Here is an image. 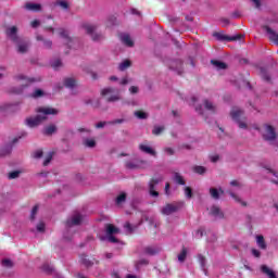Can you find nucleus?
I'll return each mask as SVG.
<instances>
[{
  "instance_id": "1",
  "label": "nucleus",
  "mask_w": 278,
  "mask_h": 278,
  "mask_svg": "<svg viewBox=\"0 0 278 278\" xmlns=\"http://www.w3.org/2000/svg\"><path fill=\"white\" fill-rule=\"evenodd\" d=\"M58 114V110L49 106H41L37 109V116L26 118L28 127H38L48 116Z\"/></svg>"
},
{
  "instance_id": "2",
  "label": "nucleus",
  "mask_w": 278,
  "mask_h": 278,
  "mask_svg": "<svg viewBox=\"0 0 278 278\" xmlns=\"http://www.w3.org/2000/svg\"><path fill=\"white\" fill-rule=\"evenodd\" d=\"M17 28L15 26H11L7 29V36L12 40L15 45H17V51L20 53H25L27 49H29V42L27 40L22 39L16 35Z\"/></svg>"
},
{
  "instance_id": "3",
  "label": "nucleus",
  "mask_w": 278,
  "mask_h": 278,
  "mask_svg": "<svg viewBox=\"0 0 278 278\" xmlns=\"http://www.w3.org/2000/svg\"><path fill=\"white\" fill-rule=\"evenodd\" d=\"M119 229L116 228L114 225L109 224L105 227V236L100 237V240H108V242L116 243L118 242V239H116V233H119Z\"/></svg>"
},
{
  "instance_id": "4",
  "label": "nucleus",
  "mask_w": 278,
  "mask_h": 278,
  "mask_svg": "<svg viewBox=\"0 0 278 278\" xmlns=\"http://www.w3.org/2000/svg\"><path fill=\"white\" fill-rule=\"evenodd\" d=\"M230 116L232 121L238 123L240 129H247V123H244V112H242V110L238 108L232 109Z\"/></svg>"
},
{
  "instance_id": "5",
  "label": "nucleus",
  "mask_w": 278,
  "mask_h": 278,
  "mask_svg": "<svg viewBox=\"0 0 278 278\" xmlns=\"http://www.w3.org/2000/svg\"><path fill=\"white\" fill-rule=\"evenodd\" d=\"M181 207H184V202H177V203H174V204H166L162 208V214H164V216H170V214H175V212H177L178 210H181Z\"/></svg>"
},
{
  "instance_id": "6",
  "label": "nucleus",
  "mask_w": 278,
  "mask_h": 278,
  "mask_svg": "<svg viewBox=\"0 0 278 278\" xmlns=\"http://www.w3.org/2000/svg\"><path fill=\"white\" fill-rule=\"evenodd\" d=\"M102 97H106L108 101L114 102V101H121V94L115 93L113 88H105L101 91Z\"/></svg>"
},
{
  "instance_id": "7",
  "label": "nucleus",
  "mask_w": 278,
  "mask_h": 278,
  "mask_svg": "<svg viewBox=\"0 0 278 278\" xmlns=\"http://www.w3.org/2000/svg\"><path fill=\"white\" fill-rule=\"evenodd\" d=\"M214 38L220 41H227V42H233V40H240V35L237 36H227L225 33L219 31V33H214L213 34Z\"/></svg>"
},
{
  "instance_id": "8",
  "label": "nucleus",
  "mask_w": 278,
  "mask_h": 278,
  "mask_svg": "<svg viewBox=\"0 0 278 278\" xmlns=\"http://www.w3.org/2000/svg\"><path fill=\"white\" fill-rule=\"evenodd\" d=\"M81 220H84V216L79 213H74L71 218L67 219L66 227H75L76 225H81Z\"/></svg>"
},
{
  "instance_id": "9",
  "label": "nucleus",
  "mask_w": 278,
  "mask_h": 278,
  "mask_svg": "<svg viewBox=\"0 0 278 278\" xmlns=\"http://www.w3.org/2000/svg\"><path fill=\"white\" fill-rule=\"evenodd\" d=\"M263 136H264L265 140H268V141L275 140L276 135H275V129L273 128V126H265Z\"/></svg>"
},
{
  "instance_id": "10",
  "label": "nucleus",
  "mask_w": 278,
  "mask_h": 278,
  "mask_svg": "<svg viewBox=\"0 0 278 278\" xmlns=\"http://www.w3.org/2000/svg\"><path fill=\"white\" fill-rule=\"evenodd\" d=\"M160 181H162V177L159 178H153L150 184H149V190H150V194L151 197H159L160 193H157V191H155V186H157L160 184Z\"/></svg>"
},
{
  "instance_id": "11",
  "label": "nucleus",
  "mask_w": 278,
  "mask_h": 278,
  "mask_svg": "<svg viewBox=\"0 0 278 278\" xmlns=\"http://www.w3.org/2000/svg\"><path fill=\"white\" fill-rule=\"evenodd\" d=\"M169 68L178 73V75H181V73H184V63L180 60L172 61Z\"/></svg>"
},
{
  "instance_id": "12",
  "label": "nucleus",
  "mask_w": 278,
  "mask_h": 278,
  "mask_svg": "<svg viewBox=\"0 0 278 278\" xmlns=\"http://www.w3.org/2000/svg\"><path fill=\"white\" fill-rule=\"evenodd\" d=\"M119 38L125 47H134V38L129 34H121Z\"/></svg>"
},
{
  "instance_id": "13",
  "label": "nucleus",
  "mask_w": 278,
  "mask_h": 278,
  "mask_svg": "<svg viewBox=\"0 0 278 278\" xmlns=\"http://www.w3.org/2000/svg\"><path fill=\"white\" fill-rule=\"evenodd\" d=\"M261 270L262 273H264V275H266L268 278H277V274H275V270H273L270 267L266 266V265H262L261 266Z\"/></svg>"
},
{
  "instance_id": "14",
  "label": "nucleus",
  "mask_w": 278,
  "mask_h": 278,
  "mask_svg": "<svg viewBox=\"0 0 278 278\" xmlns=\"http://www.w3.org/2000/svg\"><path fill=\"white\" fill-rule=\"evenodd\" d=\"M25 9L29 10L30 12H40L42 10V7L39 3L27 2L25 4Z\"/></svg>"
},
{
  "instance_id": "15",
  "label": "nucleus",
  "mask_w": 278,
  "mask_h": 278,
  "mask_svg": "<svg viewBox=\"0 0 278 278\" xmlns=\"http://www.w3.org/2000/svg\"><path fill=\"white\" fill-rule=\"evenodd\" d=\"M84 28L86 29L87 34H90L92 40H99V38L94 36L97 27H94L92 24H85Z\"/></svg>"
},
{
  "instance_id": "16",
  "label": "nucleus",
  "mask_w": 278,
  "mask_h": 278,
  "mask_svg": "<svg viewBox=\"0 0 278 278\" xmlns=\"http://www.w3.org/2000/svg\"><path fill=\"white\" fill-rule=\"evenodd\" d=\"M268 38L269 40H271V42H275L276 45H278V34L275 33L273 29H270V27H265Z\"/></svg>"
},
{
  "instance_id": "17",
  "label": "nucleus",
  "mask_w": 278,
  "mask_h": 278,
  "mask_svg": "<svg viewBox=\"0 0 278 278\" xmlns=\"http://www.w3.org/2000/svg\"><path fill=\"white\" fill-rule=\"evenodd\" d=\"M140 151H142L143 153H147L148 155H155V150H153V148H151L150 146L146 144V143H141L139 146Z\"/></svg>"
},
{
  "instance_id": "18",
  "label": "nucleus",
  "mask_w": 278,
  "mask_h": 278,
  "mask_svg": "<svg viewBox=\"0 0 278 278\" xmlns=\"http://www.w3.org/2000/svg\"><path fill=\"white\" fill-rule=\"evenodd\" d=\"M59 34L61 38H63L65 45H71V42H73V39L68 37V31H66L65 29H60Z\"/></svg>"
},
{
  "instance_id": "19",
  "label": "nucleus",
  "mask_w": 278,
  "mask_h": 278,
  "mask_svg": "<svg viewBox=\"0 0 278 278\" xmlns=\"http://www.w3.org/2000/svg\"><path fill=\"white\" fill-rule=\"evenodd\" d=\"M256 244L258 247V249H263L266 250V241L264 240V236L258 235L256 236Z\"/></svg>"
},
{
  "instance_id": "20",
  "label": "nucleus",
  "mask_w": 278,
  "mask_h": 278,
  "mask_svg": "<svg viewBox=\"0 0 278 278\" xmlns=\"http://www.w3.org/2000/svg\"><path fill=\"white\" fill-rule=\"evenodd\" d=\"M210 212L216 218H223V211L218 206H212Z\"/></svg>"
},
{
  "instance_id": "21",
  "label": "nucleus",
  "mask_w": 278,
  "mask_h": 278,
  "mask_svg": "<svg viewBox=\"0 0 278 278\" xmlns=\"http://www.w3.org/2000/svg\"><path fill=\"white\" fill-rule=\"evenodd\" d=\"M55 131H58V128L55 127V125H49L48 127L45 128L43 134L46 136H51L52 134H55Z\"/></svg>"
},
{
  "instance_id": "22",
  "label": "nucleus",
  "mask_w": 278,
  "mask_h": 278,
  "mask_svg": "<svg viewBox=\"0 0 278 278\" xmlns=\"http://www.w3.org/2000/svg\"><path fill=\"white\" fill-rule=\"evenodd\" d=\"M210 194L213 199H219L220 194H223V190L222 189H215V188H211L210 189Z\"/></svg>"
},
{
  "instance_id": "23",
  "label": "nucleus",
  "mask_w": 278,
  "mask_h": 278,
  "mask_svg": "<svg viewBox=\"0 0 278 278\" xmlns=\"http://www.w3.org/2000/svg\"><path fill=\"white\" fill-rule=\"evenodd\" d=\"M213 66L217 68V71H225L227 68V64L220 62V61H212Z\"/></svg>"
},
{
  "instance_id": "24",
  "label": "nucleus",
  "mask_w": 278,
  "mask_h": 278,
  "mask_svg": "<svg viewBox=\"0 0 278 278\" xmlns=\"http://www.w3.org/2000/svg\"><path fill=\"white\" fill-rule=\"evenodd\" d=\"M17 79L22 81L23 86H27V84H31V81H34V78H27L24 75L17 76Z\"/></svg>"
},
{
  "instance_id": "25",
  "label": "nucleus",
  "mask_w": 278,
  "mask_h": 278,
  "mask_svg": "<svg viewBox=\"0 0 278 278\" xmlns=\"http://www.w3.org/2000/svg\"><path fill=\"white\" fill-rule=\"evenodd\" d=\"M126 166L128 168H142V162L138 163L136 161H132V162H127L126 163Z\"/></svg>"
},
{
  "instance_id": "26",
  "label": "nucleus",
  "mask_w": 278,
  "mask_h": 278,
  "mask_svg": "<svg viewBox=\"0 0 278 278\" xmlns=\"http://www.w3.org/2000/svg\"><path fill=\"white\" fill-rule=\"evenodd\" d=\"M75 79L74 78H65L64 86L66 88H75Z\"/></svg>"
},
{
  "instance_id": "27",
  "label": "nucleus",
  "mask_w": 278,
  "mask_h": 278,
  "mask_svg": "<svg viewBox=\"0 0 278 278\" xmlns=\"http://www.w3.org/2000/svg\"><path fill=\"white\" fill-rule=\"evenodd\" d=\"M269 179L273 181V184H276L278 186V174L274 170L269 169Z\"/></svg>"
},
{
  "instance_id": "28",
  "label": "nucleus",
  "mask_w": 278,
  "mask_h": 278,
  "mask_svg": "<svg viewBox=\"0 0 278 278\" xmlns=\"http://www.w3.org/2000/svg\"><path fill=\"white\" fill-rule=\"evenodd\" d=\"M84 144L85 147L92 149L96 147L97 142L94 141V139H85Z\"/></svg>"
},
{
  "instance_id": "29",
  "label": "nucleus",
  "mask_w": 278,
  "mask_h": 278,
  "mask_svg": "<svg viewBox=\"0 0 278 278\" xmlns=\"http://www.w3.org/2000/svg\"><path fill=\"white\" fill-rule=\"evenodd\" d=\"M129 66H131V62L129 60H125L119 64V71H126Z\"/></svg>"
},
{
  "instance_id": "30",
  "label": "nucleus",
  "mask_w": 278,
  "mask_h": 278,
  "mask_svg": "<svg viewBox=\"0 0 278 278\" xmlns=\"http://www.w3.org/2000/svg\"><path fill=\"white\" fill-rule=\"evenodd\" d=\"M204 108L205 110H208V112H214L215 106L212 102H210V100H205L204 101Z\"/></svg>"
},
{
  "instance_id": "31",
  "label": "nucleus",
  "mask_w": 278,
  "mask_h": 278,
  "mask_svg": "<svg viewBox=\"0 0 278 278\" xmlns=\"http://www.w3.org/2000/svg\"><path fill=\"white\" fill-rule=\"evenodd\" d=\"M125 199H127V195L125 193H121L117 198H116V204L121 205L123 203H125Z\"/></svg>"
},
{
  "instance_id": "32",
  "label": "nucleus",
  "mask_w": 278,
  "mask_h": 278,
  "mask_svg": "<svg viewBox=\"0 0 278 278\" xmlns=\"http://www.w3.org/2000/svg\"><path fill=\"white\" fill-rule=\"evenodd\" d=\"M2 266L4 268H12V266H14V263H12V261L9 258H4L2 260Z\"/></svg>"
},
{
  "instance_id": "33",
  "label": "nucleus",
  "mask_w": 278,
  "mask_h": 278,
  "mask_svg": "<svg viewBox=\"0 0 278 278\" xmlns=\"http://www.w3.org/2000/svg\"><path fill=\"white\" fill-rule=\"evenodd\" d=\"M187 255H188V251H187L186 249H182V251H181V252L179 253V255H178V261L185 262Z\"/></svg>"
},
{
  "instance_id": "34",
  "label": "nucleus",
  "mask_w": 278,
  "mask_h": 278,
  "mask_svg": "<svg viewBox=\"0 0 278 278\" xmlns=\"http://www.w3.org/2000/svg\"><path fill=\"white\" fill-rule=\"evenodd\" d=\"M162 131H164V126H155L152 130V134L154 136H160V134H162Z\"/></svg>"
},
{
  "instance_id": "35",
  "label": "nucleus",
  "mask_w": 278,
  "mask_h": 278,
  "mask_svg": "<svg viewBox=\"0 0 278 278\" xmlns=\"http://www.w3.org/2000/svg\"><path fill=\"white\" fill-rule=\"evenodd\" d=\"M174 181H176V184H179L180 186H184L186 184V181H184V178L179 174H175Z\"/></svg>"
},
{
  "instance_id": "36",
  "label": "nucleus",
  "mask_w": 278,
  "mask_h": 278,
  "mask_svg": "<svg viewBox=\"0 0 278 278\" xmlns=\"http://www.w3.org/2000/svg\"><path fill=\"white\" fill-rule=\"evenodd\" d=\"M230 197H232V199H235V201H237V203H240L241 205L247 206V202L242 201V199H240L238 195H236L231 191H230Z\"/></svg>"
},
{
  "instance_id": "37",
  "label": "nucleus",
  "mask_w": 278,
  "mask_h": 278,
  "mask_svg": "<svg viewBox=\"0 0 278 278\" xmlns=\"http://www.w3.org/2000/svg\"><path fill=\"white\" fill-rule=\"evenodd\" d=\"M51 160H53V152H49L48 155L46 156L45 161H43V166H47Z\"/></svg>"
},
{
  "instance_id": "38",
  "label": "nucleus",
  "mask_w": 278,
  "mask_h": 278,
  "mask_svg": "<svg viewBox=\"0 0 278 278\" xmlns=\"http://www.w3.org/2000/svg\"><path fill=\"white\" fill-rule=\"evenodd\" d=\"M193 170L198 174V175H203L205 173V167L203 166H194Z\"/></svg>"
},
{
  "instance_id": "39",
  "label": "nucleus",
  "mask_w": 278,
  "mask_h": 278,
  "mask_svg": "<svg viewBox=\"0 0 278 278\" xmlns=\"http://www.w3.org/2000/svg\"><path fill=\"white\" fill-rule=\"evenodd\" d=\"M135 116H137V118L144 119V118H147L148 115L146 112L137 111V112H135Z\"/></svg>"
},
{
  "instance_id": "40",
  "label": "nucleus",
  "mask_w": 278,
  "mask_h": 278,
  "mask_svg": "<svg viewBox=\"0 0 278 278\" xmlns=\"http://www.w3.org/2000/svg\"><path fill=\"white\" fill-rule=\"evenodd\" d=\"M198 260H199L200 266H202L205 273V257L203 255H198Z\"/></svg>"
},
{
  "instance_id": "41",
  "label": "nucleus",
  "mask_w": 278,
  "mask_h": 278,
  "mask_svg": "<svg viewBox=\"0 0 278 278\" xmlns=\"http://www.w3.org/2000/svg\"><path fill=\"white\" fill-rule=\"evenodd\" d=\"M58 5H60V8H62L63 10H68V2L61 0L56 2Z\"/></svg>"
},
{
  "instance_id": "42",
  "label": "nucleus",
  "mask_w": 278,
  "mask_h": 278,
  "mask_svg": "<svg viewBox=\"0 0 278 278\" xmlns=\"http://www.w3.org/2000/svg\"><path fill=\"white\" fill-rule=\"evenodd\" d=\"M147 255H155L157 253V250L155 248H146Z\"/></svg>"
},
{
  "instance_id": "43",
  "label": "nucleus",
  "mask_w": 278,
  "mask_h": 278,
  "mask_svg": "<svg viewBox=\"0 0 278 278\" xmlns=\"http://www.w3.org/2000/svg\"><path fill=\"white\" fill-rule=\"evenodd\" d=\"M42 270H45V273H53V266L46 264L42 266Z\"/></svg>"
},
{
  "instance_id": "44",
  "label": "nucleus",
  "mask_w": 278,
  "mask_h": 278,
  "mask_svg": "<svg viewBox=\"0 0 278 278\" xmlns=\"http://www.w3.org/2000/svg\"><path fill=\"white\" fill-rule=\"evenodd\" d=\"M185 194H186L187 199H192V189H190V187H186Z\"/></svg>"
},
{
  "instance_id": "45",
  "label": "nucleus",
  "mask_w": 278,
  "mask_h": 278,
  "mask_svg": "<svg viewBox=\"0 0 278 278\" xmlns=\"http://www.w3.org/2000/svg\"><path fill=\"white\" fill-rule=\"evenodd\" d=\"M42 94H45V92H42L40 89H37L34 91L33 97L34 99H38V97H42Z\"/></svg>"
},
{
  "instance_id": "46",
  "label": "nucleus",
  "mask_w": 278,
  "mask_h": 278,
  "mask_svg": "<svg viewBox=\"0 0 278 278\" xmlns=\"http://www.w3.org/2000/svg\"><path fill=\"white\" fill-rule=\"evenodd\" d=\"M33 157H35V160H39V157H42V150H36L33 153Z\"/></svg>"
},
{
  "instance_id": "47",
  "label": "nucleus",
  "mask_w": 278,
  "mask_h": 278,
  "mask_svg": "<svg viewBox=\"0 0 278 278\" xmlns=\"http://www.w3.org/2000/svg\"><path fill=\"white\" fill-rule=\"evenodd\" d=\"M81 262L85 266H91L92 265V262H90V260H88V256L81 257Z\"/></svg>"
},
{
  "instance_id": "48",
  "label": "nucleus",
  "mask_w": 278,
  "mask_h": 278,
  "mask_svg": "<svg viewBox=\"0 0 278 278\" xmlns=\"http://www.w3.org/2000/svg\"><path fill=\"white\" fill-rule=\"evenodd\" d=\"M149 264V261L147 260H141L136 264V268H140L141 266H147Z\"/></svg>"
},
{
  "instance_id": "49",
  "label": "nucleus",
  "mask_w": 278,
  "mask_h": 278,
  "mask_svg": "<svg viewBox=\"0 0 278 278\" xmlns=\"http://www.w3.org/2000/svg\"><path fill=\"white\" fill-rule=\"evenodd\" d=\"M21 175V172H11L9 173V179H16Z\"/></svg>"
},
{
  "instance_id": "50",
  "label": "nucleus",
  "mask_w": 278,
  "mask_h": 278,
  "mask_svg": "<svg viewBox=\"0 0 278 278\" xmlns=\"http://www.w3.org/2000/svg\"><path fill=\"white\" fill-rule=\"evenodd\" d=\"M62 66V61L55 60L52 62V67L53 68H60Z\"/></svg>"
},
{
  "instance_id": "51",
  "label": "nucleus",
  "mask_w": 278,
  "mask_h": 278,
  "mask_svg": "<svg viewBox=\"0 0 278 278\" xmlns=\"http://www.w3.org/2000/svg\"><path fill=\"white\" fill-rule=\"evenodd\" d=\"M36 214H38V206L33 207V211L30 214L31 220H34V218H36Z\"/></svg>"
},
{
  "instance_id": "52",
  "label": "nucleus",
  "mask_w": 278,
  "mask_h": 278,
  "mask_svg": "<svg viewBox=\"0 0 278 278\" xmlns=\"http://www.w3.org/2000/svg\"><path fill=\"white\" fill-rule=\"evenodd\" d=\"M194 237L195 238H203V229L197 230L195 233H194Z\"/></svg>"
},
{
  "instance_id": "53",
  "label": "nucleus",
  "mask_w": 278,
  "mask_h": 278,
  "mask_svg": "<svg viewBox=\"0 0 278 278\" xmlns=\"http://www.w3.org/2000/svg\"><path fill=\"white\" fill-rule=\"evenodd\" d=\"M231 188H240V182L238 180H232L230 182Z\"/></svg>"
},
{
  "instance_id": "54",
  "label": "nucleus",
  "mask_w": 278,
  "mask_h": 278,
  "mask_svg": "<svg viewBox=\"0 0 278 278\" xmlns=\"http://www.w3.org/2000/svg\"><path fill=\"white\" fill-rule=\"evenodd\" d=\"M252 255H254V257H260V255H262V253L257 249H252Z\"/></svg>"
},
{
  "instance_id": "55",
  "label": "nucleus",
  "mask_w": 278,
  "mask_h": 278,
  "mask_svg": "<svg viewBox=\"0 0 278 278\" xmlns=\"http://www.w3.org/2000/svg\"><path fill=\"white\" fill-rule=\"evenodd\" d=\"M124 227H125L126 231H128V233H131V231H134V229L131 228V224H129V223L125 224Z\"/></svg>"
},
{
  "instance_id": "56",
  "label": "nucleus",
  "mask_w": 278,
  "mask_h": 278,
  "mask_svg": "<svg viewBox=\"0 0 278 278\" xmlns=\"http://www.w3.org/2000/svg\"><path fill=\"white\" fill-rule=\"evenodd\" d=\"M37 231H45V223H39L37 225Z\"/></svg>"
},
{
  "instance_id": "57",
  "label": "nucleus",
  "mask_w": 278,
  "mask_h": 278,
  "mask_svg": "<svg viewBox=\"0 0 278 278\" xmlns=\"http://www.w3.org/2000/svg\"><path fill=\"white\" fill-rule=\"evenodd\" d=\"M129 92H130L131 94H136V93L138 92V87H136V86L130 87V88H129Z\"/></svg>"
},
{
  "instance_id": "58",
  "label": "nucleus",
  "mask_w": 278,
  "mask_h": 278,
  "mask_svg": "<svg viewBox=\"0 0 278 278\" xmlns=\"http://www.w3.org/2000/svg\"><path fill=\"white\" fill-rule=\"evenodd\" d=\"M165 153H167V155H173V153H175V151L173 150V148H166Z\"/></svg>"
},
{
  "instance_id": "59",
  "label": "nucleus",
  "mask_w": 278,
  "mask_h": 278,
  "mask_svg": "<svg viewBox=\"0 0 278 278\" xmlns=\"http://www.w3.org/2000/svg\"><path fill=\"white\" fill-rule=\"evenodd\" d=\"M252 2L254 3L255 8H260V5H262V0H252Z\"/></svg>"
},
{
  "instance_id": "60",
  "label": "nucleus",
  "mask_w": 278,
  "mask_h": 278,
  "mask_svg": "<svg viewBox=\"0 0 278 278\" xmlns=\"http://www.w3.org/2000/svg\"><path fill=\"white\" fill-rule=\"evenodd\" d=\"M38 25H40V22L38 20L31 22V27H38Z\"/></svg>"
},
{
  "instance_id": "61",
  "label": "nucleus",
  "mask_w": 278,
  "mask_h": 278,
  "mask_svg": "<svg viewBox=\"0 0 278 278\" xmlns=\"http://www.w3.org/2000/svg\"><path fill=\"white\" fill-rule=\"evenodd\" d=\"M11 151H12V148H8L2 153H0V155H8V153H10Z\"/></svg>"
},
{
  "instance_id": "62",
  "label": "nucleus",
  "mask_w": 278,
  "mask_h": 278,
  "mask_svg": "<svg viewBox=\"0 0 278 278\" xmlns=\"http://www.w3.org/2000/svg\"><path fill=\"white\" fill-rule=\"evenodd\" d=\"M119 84H121L122 86H125L126 84H129V80H128L127 78H123V79L119 81Z\"/></svg>"
},
{
  "instance_id": "63",
  "label": "nucleus",
  "mask_w": 278,
  "mask_h": 278,
  "mask_svg": "<svg viewBox=\"0 0 278 278\" xmlns=\"http://www.w3.org/2000/svg\"><path fill=\"white\" fill-rule=\"evenodd\" d=\"M96 127H97L98 129H101V127H105V123H104V122H100V123H98V124L96 125Z\"/></svg>"
},
{
  "instance_id": "64",
  "label": "nucleus",
  "mask_w": 278,
  "mask_h": 278,
  "mask_svg": "<svg viewBox=\"0 0 278 278\" xmlns=\"http://www.w3.org/2000/svg\"><path fill=\"white\" fill-rule=\"evenodd\" d=\"M170 189V184L165 185V194H169L168 190Z\"/></svg>"
}]
</instances>
